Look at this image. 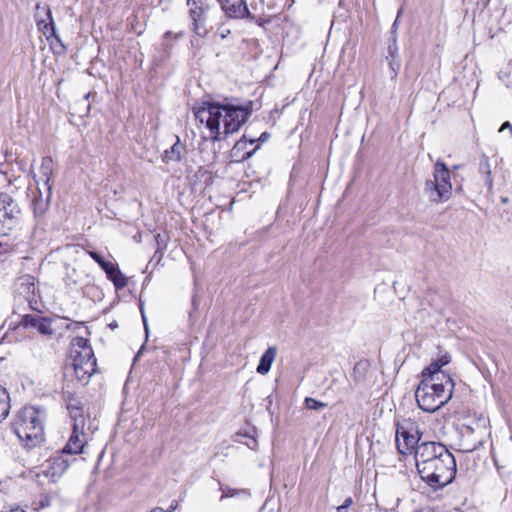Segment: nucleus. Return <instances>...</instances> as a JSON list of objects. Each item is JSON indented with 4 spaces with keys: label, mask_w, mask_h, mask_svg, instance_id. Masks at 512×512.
Instances as JSON below:
<instances>
[{
    "label": "nucleus",
    "mask_w": 512,
    "mask_h": 512,
    "mask_svg": "<svg viewBox=\"0 0 512 512\" xmlns=\"http://www.w3.org/2000/svg\"><path fill=\"white\" fill-rule=\"evenodd\" d=\"M402 11H403V10H402V8L398 10V13H397L396 19H395L394 23L392 24V27H391V33H392L393 35H395V34H396V31H397V29H398L399 18H400L401 14H402Z\"/></svg>",
    "instance_id": "37"
},
{
    "label": "nucleus",
    "mask_w": 512,
    "mask_h": 512,
    "mask_svg": "<svg viewBox=\"0 0 512 512\" xmlns=\"http://www.w3.org/2000/svg\"><path fill=\"white\" fill-rule=\"evenodd\" d=\"M73 325H74L75 327H78V326H80V325H81V323H80V322H74V323H73Z\"/></svg>",
    "instance_id": "49"
},
{
    "label": "nucleus",
    "mask_w": 512,
    "mask_h": 512,
    "mask_svg": "<svg viewBox=\"0 0 512 512\" xmlns=\"http://www.w3.org/2000/svg\"><path fill=\"white\" fill-rule=\"evenodd\" d=\"M36 9H37V10H39V9H40V5H39V4H37V5H36Z\"/></svg>",
    "instance_id": "51"
},
{
    "label": "nucleus",
    "mask_w": 512,
    "mask_h": 512,
    "mask_svg": "<svg viewBox=\"0 0 512 512\" xmlns=\"http://www.w3.org/2000/svg\"><path fill=\"white\" fill-rule=\"evenodd\" d=\"M422 433L419 425L411 418H405L396 424V445L400 454H414L421 443Z\"/></svg>",
    "instance_id": "7"
},
{
    "label": "nucleus",
    "mask_w": 512,
    "mask_h": 512,
    "mask_svg": "<svg viewBox=\"0 0 512 512\" xmlns=\"http://www.w3.org/2000/svg\"><path fill=\"white\" fill-rule=\"evenodd\" d=\"M70 356L73 363L82 364L90 363L92 367H97L96 358L88 339L83 337H75L71 340Z\"/></svg>",
    "instance_id": "10"
},
{
    "label": "nucleus",
    "mask_w": 512,
    "mask_h": 512,
    "mask_svg": "<svg viewBox=\"0 0 512 512\" xmlns=\"http://www.w3.org/2000/svg\"><path fill=\"white\" fill-rule=\"evenodd\" d=\"M270 138V134L268 132L261 133L260 137L258 139L251 138L249 139L250 144H254L256 141H260L261 143L266 142Z\"/></svg>",
    "instance_id": "35"
},
{
    "label": "nucleus",
    "mask_w": 512,
    "mask_h": 512,
    "mask_svg": "<svg viewBox=\"0 0 512 512\" xmlns=\"http://www.w3.org/2000/svg\"><path fill=\"white\" fill-rule=\"evenodd\" d=\"M150 512H166V511L161 507H155L152 510H150Z\"/></svg>",
    "instance_id": "43"
},
{
    "label": "nucleus",
    "mask_w": 512,
    "mask_h": 512,
    "mask_svg": "<svg viewBox=\"0 0 512 512\" xmlns=\"http://www.w3.org/2000/svg\"><path fill=\"white\" fill-rule=\"evenodd\" d=\"M436 361L443 367L450 363L451 356L449 354L445 353L444 355L439 357Z\"/></svg>",
    "instance_id": "36"
},
{
    "label": "nucleus",
    "mask_w": 512,
    "mask_h": 512,
    "mask_svg": "<svg viewBox=\"0 0 512 512\" xmlns=\"http://www.w3.org/2000/svg\"><path fill=\"white\" fill-rule=\"evenodd\" d=\"M66 454H63L62 451L55 456L47 459L39 468V472L37 476H45L51 480V482H56L67 470L70 465V460L65 457Z\"/></svg>",
    "instance_id": "9"
},
{
    "label": "nucleus",
    "mask_w": 512,
    "mask_h": 512,
    "mask_svg": "<svg viewBox=\"0 0 512 512\" xmlns=\"http://www.w3.org/2000/svg\"><path fill=\"white\" fill-rule=\"evenodd\" d=\"M43 10L49 22L36 15V23L38 29L44 34L48 41L54 38L58 43L61 44L62 47H64L61 43L60 37L56 34L55 24L53 21L51 10L48 7H43Z\"/></svg>",
    "instance_id": "15"
},
{
    "label": "nucleus",
    "mask_w": 512,
    "mask_h": 512,
    "mask_svg": "<svg viewBox=\"0 0 512 512\" xmlns=\"http://www.w3.org/2000/svg\"><path fill=\"white\" fill-rule=\"evenodd\" d=\"M421 512H423V511H421Z\"/></svg>",
    "instance_id": "52"
},
{
    "label": "nucleus",
    "mask_w": 512,
    "mask_h": 512,
    "mask_svg": "<svg viewBox=\"0 0 512 512\" xmlns=\"http://www.w3.org/2000/svg\"><path fill=\"white\" fill-rule=\"evenodd\" d=\"M223 11L231 18L244 19L249 14L247 0H218Z\"/></svg>",
    "instance_id": "13"
},
{
    "label": "nucleus",
    "mask_w": 512,
    "mask_h": 512,
    "mask_svg": "<svg viewBox=\"0 0 512 512\" xmlns=\"http://www.w3.org/2000/svg\"><path fill=\"white\" fill-rule=\"evenodd\" d=\"M25 328L36 329L42 335H52L54 329L51 325V320L38 315H25L21 321Z\"/></svg>",
    "instance_id": "14"
},
{
    "label": "nucleus",
    "mask_w": 512,
    "mask_h": 512,
    "mask_svg": "<svg viewBox=\"0 0 512 512\" xmlns=\"http://www.w3.org/2000/svg\"><path fill=\"white\" fill-rule=\"evenodd\" d=\"M184 35V32L183 31H180L178 33H173L172 31H166L163 35V38L164 39H169V38H173L175 40H178L180 39L182 36Z\"/></svg>",
    "instance_id": "34"
},
{
    "label": "nucleus",
    "mask_w": 512,
    "mask_h": 512,
    "mask_svg": "<svg viewBox=\"0 0 512 512\" xmlns=\"http://www.w3.org/2000/svg\"><path fill=\"white\" fill-rule=\"evenodd\" d=\"M507 201H508V199H507V198H502V202H503V203H506Z\"/></svg>",
    "instance_id": "50"
},
{
    "label": "nucleus",
    "mask_w": 512,
    "mask_h": 512,
    "mask_svg": "<svg viewBox=\"0 0 512 512\" xmlns=\"http://www.w3.org/2000/svg\"><path fill=\"white\" fill-rule=\"evenodd\" d=\"M370 369V363L368 360L358 361L353 368L352 378L355 384H360L365 381L368 371Z\"/></svg>",
    "instance_id": "21"
},
{
    "label": "nucleus",
    "mask_w": 512,
    "mask_h": 512,
    "mask_svg": "<svg viewBox=\"0 0 512 512\" xmlns=\"http://www.w3.org/2000/svg\"><path fill=\"white\" fill-rule=\"evenodd\" d=\"M175 139L172 146L166 149L161 156L162 161L166 164L170 162H180L186 152V146L180 141L179 136H175Z\"/></svg>",
    "instance_id": "16"
},
{
    "label": "nucleus",
    "mask_w": 512,
    "mask_h": 512,
    "mask_svg": "<svg viewBox=\"0 0 512 512\" xmlns=\"http://www.w3.org/2000/svg\"><path fill=\"white\" fill-rule=\"evenodd\" d=\"M142 318H143V322H144V326H145V331H146V334H147L148 333V326H147L146 318H145L143 312H142Z\"/></svg>",
    "instance_id": "44"
},
{
    "label": "nucleus",
    "mask_w": 512,
    "mask_h": 512,
    "mask_svg": "<svg viewBox=\"0 0 512 512\" xmlns=\"http://www.w3.org/2000/svg\"><path fill=\"white\" fill-rule=\"evenodd\" d=\"M352 504H353V499H352V497H347V498L344 500V502H343L342 506H345V508H347V509H348Z\"/></svg>",
    "instance_id": "40"
},
{
    "label": "nucleus",
    "mask_w": 512,
    "mask_h": 512,
    "mask_svg": "<svg viewBox=\"0 0 512 512\" xmlns=\"http://www.w3.org/2000/svg\"><path fill=\"white\" fill-rule=\"evenodd\" d=\"M87 253L101 268L108 262L96 251L89 250Z\"/></svg>",
    "instance_id": "30"
},
{
    "label": "nucleus",
    "mask_w": 512,
    "mask_h": 512,
    "mask_svg": "<svg viewBox=\"0 0 512 512\" xmlns=\"http://www.w3.org/2000/svg\"><path fill=\"white\" fill-rule=\"evenodd\" d=\"M102 269L105 271L107 278L113 282L116 290H121L127 285V278L120 271L117 264L107 262Z\"/></svg>",
    "instance_id": "17"
},
{
    "label": "nucleus",
    "mask_w": 512,
    "mask_h": 512,
    "mask_svg": "<svg viewBox=\"0 0 512 512\" xmlns=\"http://www.w3.org/2000/svg\"><path fill=\"white\" fill-rule=\"evenodd\" d=\"M220 490L222 491V496L220 497V501H222L224 498L235 497L240 492H245L244 490L239 491V490H236V489H233L230 487H222V486L220 487Z\"/></svg>",
    "instance_id": "29"
},
{
    "label": "nucleus",
    "mask_w": 512,
    "mask_h": 512,
    "mask_svg": "<svg viewBox=\"0 0 512 512\" xmlns=\"http://www.w3.org/2000/svg\"><path fill=\"white\" fill-rule=\"evenodd\" d=\"M162 255H163V253H162V252L160 251V249L158 248V249L155 251V253H154L153 257H152V260H154V259H155L157 262H159V261L161 260V258H162Z\"/></svg>",
    "instance_id": "39"
},
{
    "label": "nucleus",
    "mask_w": 512,
    "mask_h": 512,
    "mask_svg": "<svg viewBox=\"0 0 512 512\" xmlns=\"http://www.w3.org/2000/svg\"><path fill=\"white\" fill-rule=\"evenodd\" d=\"M44 412L33 406L21 409L12 430L26 448H34L44 441Z\"/></svg>",
    "instance_id": "4"
},
{
    "label": "nucleus",
    "mask_w": 512,
    "mask_h": 512,
    "mask_svg": "<svg viewBox=\"0 0 512 512\" xmlns=\"http://www.w3.org/2000/svg\"><path fill=\"white\" fill-rule=\"evenodd\" d=\"M479 172L485 175V185L491 189L493 187V179L489 158L483 155L479 161Z\"/></svg>",
    "instance_id": "25"
},
{
    "label": "nucleus",
    "mask_w": 512,
    "mask_h": 512,
    "mask_svg": "<svg viewBox=\"0 0 512 512\" xmlns=\"http://www.w3.org/2000/svg\"><path fill=\"white\" fill-rule=\"evenodd\" d=\"M389 58H398V47H397V44H396V38L395 37H393V42L388 47L387 59H389Z\"/></svg>",
    "instance_id": "33"
},
{
    "label": "nucleus",
    "mask_w": 512,
    "mask_h": 512,
    "mask_svg": "<svg viewBox=\"0 0 512 512\" xmlns=\"http://www.w3.org/2000/svg\"><path fill=\"white\" fill-rule=\"evenodd\" d=\"M454 386L451 376L422 379L415 391L418 407L424 412L437 411L451 399Z\"/></svg>",
    "instance_id": "3"
},
{
    "label": "nucleus",
    "mask_w": 512,
    "mask_h": 512,
    "mask_svg": "<svg viewBox=\"0 0 512 512\" xmlns=\"http://www.w3.org/2000/svg\"><path fill=\"white\" fill-rule=\"evenodd\" d=\"M247 445L251 448V449H255L256 446H257V441L255 438H251V441L250 443H247Z\"/></svg>",
    "instance_id": "41"
},
{
    "label": "nucleus",
    "mask_w": 512,
    "mask_h": 512,
    "mask_svg": "<svg viewBox=\"0 0 512 512\" xmlns=\"http://www.w3.org/2000/svg\"><path fill=\"white\" fill-rule=\"evenodd\" d=\"M246 136L243 135V137L235 143V145L232 148V156L236 158V161H244L252 157V155L255 153V151L258 149L259 146H256L252 151L244 152L241 156H239V153L244 151L246 148Z\"/></svg>",
    "instance_id": "22"
},
{
    "label": "nucleus",
    "mask_w": 512,
    "mask_h": 512,
    "mask_svg": "<svg viewBox=\"0 0 512 512\" xmlns=\"http://www.w3.org/2000/svg\"><path fill=\"white\" fill-rule=\"evenodd\" d=\"M277 355V348L275 346L269 347L261 356L259 364L257 366V373L261 375L267 374L272 366Z\"/></svg>",
    "instance_id": "18"
},
{
    "label": "nucleus",
    "mask_w": 512,
    "mask_h": 512,
    "mask_svg": "<svg viewBox=\"0 0 512 512\" xmlns=\"http://www.w3.org/2000/svg\"><path fill=\"white\" fill-rule=\"evenodd\" d=\"M10 411V397L7 390L0 385V423L5 420Z\"/></svg>",
    "instance_id": "24"
},
{
    "label": "nucleus",
    "mask_w": 512,
    "mask_h": 512,
    "mask_svg": "<svg viewBox=\"0 0 512 512\" xmlns=\"http://www.w3.org/2000/svg\"><path fill=\"white\" fill-rule=\"evenodd\" d=\"M480 445H482V441L480 439L474 440L473 443H463L462 444V450L464 452H472L476 450Z\"/></svg>",
    "instance_id": "31"
},
{
    "label": "nucleus",
    "mask_w": 512,
    "mask_h": 512,
    "mask_svg": "<svg viewBox=\"0 0 512 512\" xmlns=\"http://www.w3.org/2000/svg\"><path fill=\"white\" fill-rule=\"evenodd\" d=\"M442 366L435 360L433 361L428 367H426L422 371V379H430L435 376H438L439 379H441L442 376H450L449 374L445 373L441 370Z\"/></svg>",
    "instance_id": "26"
},
{
    "label": "nucleus",
    "mask_w": 512,
    "mask_h": 512,
    "mask_svg": "<svg viewBox=\"0 0 512 512\" xmlns=\"http://www.w3.org/2000/svg\"><path fill=\"white\" fill-rule=\"evenodd\" d=\"M67 408L73 421V426L72 433L61 451L66 455H76L83 452V448L87 442L85 435L87 417L82 407L78 406V403H69Z\"/></svg>",
    "instance_id": "6"
},
{
    "label": "nucleus",
    "mask_w": 512,
    "mask_h": 512,
    "mask_svg": "<svg viewBox=\"0 0 512 512\" xmlns=\"http://www.w3.org/2000/svg\"><path fill=\"white\" fill-rule=\"evenodd\" d=\"M305 406L309 410H321V409L325 408L327 406V404L324 402L318 401L315 398L306 397L305 398Z\"/></svg>",
    "instance_id": "27"
},
{
    "label": "nucleus",
    "mask_w": 512,
    "mask_h": 512,
    "mask_svg": "<svg viewBox=\"0 0 512 512\" xmlns=\"http://www.w3.org/2000/svg\"><path fill=\"white\" fill-rule=\"evenodd\" d=\"M266 0H249L248 11L249 14L245 15V18L254 20L261 15H271L273 12H268V6Z\"/></svg>",
    "instance_id": "19"
},
{
    "label": "nucleus",
    "mask_w": 512,
    "mask_h": 512,
    "mask_svg": "<svg viewBox=\"0 0 512 512\" xmlns=\"http://www.w3.org/2000/svg\"><path fill=\"white\" fill-rule=\"evenodd\" d=\"M415 463L421 479L434 490L444 488L456 476V460L447 447L439 442L424 441L418 445Z\"/></svg>",
    "instance_id": "1"
},
{
    "label": "nucleus",
    "mask_w": 512,
    "mask_h": 512,
    "mask_svg": "<svg viewBox=\"0 0 512 512\" xmlns=\"http://www.w3.org/2000/svg\"><path fill=\"white\" fill-rule=\"evenodd\" d=\"M109 327H110L111 329H115V328H117V327H118V324H117V322H115V321H114V322H112V323H110V324H109Z\"/></svg>",
    "instance_id": "46"
},
{
    "label": "nucleus",
    "mask_w": 512,
    "mask_h": 512,
    "mask_svg": "<svg viewBox=\"0 0 512 512\" xmlns=\"http://www.w3.org/2000/svg\"><path fill=\"white\" fill-rule=\"evenodd\" d=\"M21 210L7 192L0 193V224L12 228L19 220Z\"/></svg>",
    "instance_id": "11"
},
{
    "label": "nucleus",
    "mask_w": 512,
    "mask_h": 512,
    "mask_svg": "<svg viewBox=\"0 0 512 512\" xmlns=\"http://www.w3.org/2000/svg\"><path fill=\"white\" fill-rule=\"evenodd\" d=\"M53 159L50 156H45L42 158L41 166H40V180L43 182L44 188L47 185H50V179L53 175Z\"/></svg>",
    "instance_id": "20"
},
{
    "label": "nucleus",
    "mask_w": 512,
    "mask_h": 512,
    "mask_svg": "<svg viewBox=\"0 0 512 512\" xmlns=\"http://www.w3.org/2000/svg\"><path fill=\"white\" fill-rule=\"evenodd\" d=\"M336 512H348V509L345 508V506L340 505L337 507Z\"/></svg>",
    "instance_id": "42"
},
{
    "label": "nucleus",
    "mask_w": 512,
    "mask_h": 512,
    "mask_svg": "<svg viewBox=\"0 0 512 512\" xmlns=\"http://www.w3.org/2000/svg\"><path fill=\"white\" fill-rule=\"evenodd\" d=\"M389 66L392 70V78L396 77L400 69V61L397 58H389Z\"/></svg>",
    "instance_id": "32"
},
{
    "label": "nucleus",
    "mask_w": 512,
    "mask_h": 512,
    "mask_svg": "<svg viewBox=\"0 0 512 512\" xmlns=\"http://www.w3.org/2000/svg\"><path fill=\"white\" fill-rule=\"evenodd\" d=\"M268 6V12L276 13L279 10L283 9L286 3V0H266Z\"/></svg>",
    "instance_id": "28"
},
{
    "label": "nucleus",
    "mask_w": 512,
    "mask_h": 512,
    "mask_svg": "<svg viewBox=\"0 0 512 512\" xmlns=\"http://www.w3.org/2000/svg\"><path fill=\"white\" fill-rule=\"evenodd\" d=\"M189 16L192 20V30L198 36L207 34L206 20L210 5L205 0H187Z\"/></svg>",
    "instance_id": "8"
},
{
    "label": "nucleus",
    "mask_w": 512,
    "mask_h": 512,
    "mask_svg": "<svg viewBox=\"0 0 512 512\" xmlns=\"http://www.w3.org/2000/svg\"><path fill=\"white\" fill-rule=\"evenodd\" d=\"M424 193L432 203H443L452 196V184L450 170L447 165L438 159L434 164L433 179H428L424 184Z\"/></svg>",
    "instance_id": "5"
},
{
    "label": "nucleus",
    "mask_w": 512,
    "mask_h": 512,
    "mask_svg": "<svg viewBox=\"0 0 512 512\" xmlns=\"http://www.w3.org/2000/svg\"><path fill=\"white\" fill-rule=\"evenodd\" d=\"M51 193V185H47L44 192L38 188L37 194L34 195L32 200V208L35 218H42L48 211L50 207Z\"/></svg>",
    "instance_id": "12"
},
{
    "label": "nucleus",
    "mask_w": 512,
    "mask_h": 512,
    "mask_svg": "<svg viewBox=\"0 0 512 512\" xmlns=\"http://www.w3.org/2000/svg\"><path fill=\"white\" fill-rule=\"evenodd\" d=\"M91 96H92V93H91V92H89V93H87V94L84 96V99L87 101V100H89V98H90Z\"/></svg>",
    "instance_id": "47"
},
{
    "label": "nucleus",
    "mask_w": 512,
    "mask_h": 512,
    "mask_svg": "<svg viewBox=\"0 0 512 512\" xmlns=\"http://www.w3.org/2000/svg\"><path fill=\"white\" fill-rule=\"evenodd\" d=\"M178 508V502L176 500H173L166 512H174Z\"/></svg>",
    "instance_id": "38"
},
{
    "label": "nucleus",
    "mask_w": 512,
    "mask_h": 512,
    "mask_svg": "<svg viewBox=\"0 0 512 512\" xmlns=\"http://www.w3.org/2000/svg\"><path fill=\"white\" fill-rule=\"evenodd\" d=\"M252 101L244 105L229 103L204 102L193 109L196 120L205 123L213 141H220L225 136L237 132L252 114Z\"/></svg>",
    "instance_id": "2"
},
{
    "label": "nucleus",
    "mask_w": 512,
    "mask_h": 512,
    "mask_svg": "<svg viewBox=\"0 0 512 512\" xmlns=\"http://www.w3.org/2000/svg\"><path fill=\"white\" fill-rule=\"evenodd\" d=\"M47 505H48V501H41V506H42V507H45V506H47Z\"/></svg>",
    "instance_id": "48"
},
{
    "label": "nucleus",
    "mask_w": 512,
    "mask_h": 512,
    "mask_svg": "<svg viewBox=\"0 0 512 512\" xmlns=\"http://www.w3.org/2000/svg\"><path fill=\"white\" fill-rule=\"evenodd\" d=\"M155 240H156V242H157V244H158V246H159V245H160V242H161V235H160V234H157V235L155 236Z\"/></svg>",
    "instance_id": "45"
},
{
    "label": "nucleus",
    "mask_w": 512,
    "mask_h": 512,
    "mask_svg": "<svg viewBox=\"0 0 512 512\" xmlns=\"http://www.w3.org/2000/svg\"><path fill=\"white\" fill-rule=\"evenodd\" d=\"M75 375L79 381L87 383L89 378L95 373L96 368L92 367L90 363L76 364L72 363Z\"/></svg>",
    "instance_id": "23"
}]
</instances>
